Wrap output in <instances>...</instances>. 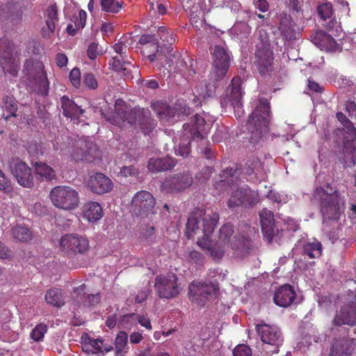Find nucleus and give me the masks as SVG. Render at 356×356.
Listing matches in <instances>:
<instances>
[{
	"instance_id": "obj_47",
	"label": "nucleus",
	"mask_w": 356,
	"mask_h": 356,
	"mask_svg": "<svg viewBox=\"0 0 356 356\" xmlns=\"http://www.w3.org/2000/svg\"><path fill=\"white\" fill-rule=\"evenodd\" d=\"M47 331V327L45 324L40 323L36 325V327L31 332V337L35 341H40L43 339L44 334Z\"/></svg>"
},
{
	"instance_id": "obj_39",
	"label": "nucleus",
	"mask_w": 356,
	"mask_h": 356,
	"mask_svg": "<svg viewBox=\"0 0 356 356\" xmlns=\"http://www.w3.org/2000/svg\"><path fill=\"white\" fill-rule=\"evenodd\" d=\"M128 335L124 331H120L116 336L115 340V350L116 356H125L128 352L129 346L127 344Z\"/></svg>"
},
{
	"instance_id": "obj_9",
	"label": "nucleus",
	"mask_w": 356,
	"mask_h": 356,
	"mask_svg": "<svg viewBox=\"0 0 356 356\" xmlns=\"http://www.w3.org/2000/svg\"><path fill=\"white\" fill-rule=\"evenodd\" d=\"M259 195L256 191L250 188L248 186L238 188L234 190L227 201V206L229 208L236 207H253L259 202Z\"/></svg>"
},
{
	"instance_id": "obj_16",
	"label": "nucleus",
	"mask_w": 356,
	"mask_h": 356,
	"mask_svg": "<svg viewBox=\"0 0 356 356\" xmlns=\"http://www.w3.org/2000/svg\"><path fill=\"white\" fill-rule=\"evenodd\" d=\"M82 350L88 355L105 354L113 349L112 345L104 343L102 339H93L83 332L81 337Z\"/></svg>"
},
{
	"instance_id": "obj_43",
	"label": "nucleus",
	"mask_w": 356,
	"mask_h": 356,
	"mask_svg": "<svg viewBox=\"0 0 356 356\" xmlns=\"http://www.w3.org/2000/svg\"><path fill=\"white\" fill-rule=\"evenodd\" d=\"M286 5L296 21L303 18V0H287Z\"/></svg>"
},
{
	"instance_id": "obj_22",
	"label": "nucleus",
	"mask_w": 356,
	"mask_h": 356,
	"mask_svg": "<svg viewBox=\"0 0 356 356\" xmlns=\"http://www.w3.org/2000/svg\"><path fill=\"white\" fill-rule=\"evenodd\" d=\"M88 186L90 191L97 195H102L110 192L113 186L109 177L101 172H97L90 176Z\"/></svg>"
},
{
	"instance_id": "obj_59",
	"label": "nucleus",
	"mask_w": 356,
	"mask_h": 356,
	"mask_svg": "<svg viewBox=\"0 0 356 356\" xmlns=\"http://www.w3.org/2000/svg\"><path fill=\"white\" fill-rule=\"evenodd\" d=\"M159 38L155 35L144 34L139 38V43L141 44H158Z\"/></svg>"
},
{
	"instance_id": "obj_64",
	"label": "nucleus",
	"mask_w": 356,
	"mask_h": 356,
	"mask_svg": "<svg viewBox=\"0 0 356 356\" xmlns=\"http://www.w3.org/2000/svg\"><path fill=\"white\" fill-rule=\"evenodd\" d=\"M86 13L81 10L79 11V17H76L74 23L78 28L83 29L86 25Z\"/></svg>"
},
{
	"instance_id": "obj_13",
	"label": "nucleus",
	"mask_w": 356,
	"mask_h": 356,
	"mask_svg": "<svg viewBox=\"0 0 356 356\" xmlns=\"http://www.w3.org/2000/svg\"><path fill=\"white\" fill-rule=\"evenodd\" d=\"M231 85L232 90L230 95L227 97L222 98L220 104L222 107H226L227 106V102H229V106L234 111L235 116L237 118H240L244 113L241 101L243 92L241 87V79L239 77H234L232 80Z\"/></svg>"
},
{
	"instance_id": "obj_52",
	"label": "nucleus",
	"mask_w": 356,
	"mask_h": 356,
	"mask_svg": "<svg viewBox=\"0 0 356 356\" xmlns=\"http://www.w3.org/2000/svg\"><path fill=\"white\" fill-rule=\"evenodd\" d=\"M83 82L86 87L91 90H95L98 87L97 80L92 72H86L83 74Z\"/></svg>"
},
{
	"instance_id": "obj_51",
	"label": "nucleus",
	"mask_w": 356,
	"mask_h": 356,
	"mask_svg": "<svg viewBox=\"0 0 356 356\" xmlns=\"http://www.w3.org/2000/svg\"><path fill=\"white\" fill-rule=\"evenodd\" d=\"M318 13L319 16L324 20L332 15V5L326 2L318 6Z\"/></svg>"
},
{
	"instance_id": "obj_28",
	"label": "nucleus",
	"mask_w": 356,
	"mask_h": 356,
	"mask_svg": "<svg viewBox=\"0 0 356 356\" xmlns=\"http://www.w3.org/2000/svg\"><path fill=\"white\" fill-rule=\"evenodd\" d=\"M24 6V0H10L1 7V12L11 22H19L22 19Z\"/></svg>"
},
{
	"instance_id": "obj_27",
	"label": "nucleus",
	"mask_w": 356,
	"mask_h": 356,
	"mask_svg": "<svg viewBox=\"0 0 356 356\" xmlns=\"http://www.w3.org/2000/svg\"><path fill=\"white\" fill-rule=\"evenodd\" d=\"M193 124L191 128L189 124H184L183 126L184 134H190L193 140H200L202 145L207 143L204 140V136L202 133L204 131L205 120L200 115H195L193 117Z\"/></svg>"
},
{
	"instance_id": "obj_4",
	"label": "nucleus",
	"mask_w": 356,
	"mask_h": 356,
	"mask_svg": "<svg viewBox=\"0 0 356 356\" xmlns=\"http://www.w3.org/2000/svg\"><path fill=\"white\" fill-rule=\"evenodd\" d=\"M89 248V240L86 236L76 234H66L59 241V250L63 256L69 259L86 254Z\"/></svg>"
},
{
	"instance_id": "obj_42",
	"label": "nucleus",
	"mask_w": 356,
	"mask_h": 356,
	"mask_svg": "<svg viewBox=\"0 0 356 356\" xmlns=\"http://www.w3.org/2000/svg\"><path fill=\"white\" fill-rule=\"evenodd\" d=\"M250 240L246 237L241 235L234 236L229 247L232 250L245 252L249 249Z\"/></svg>"
},
{
	"instance_id": "obj_18",
	"label": "nucleus",
	"mask_w": 356,
	"mask_h": 356,
	"mask_svg": "<svg viewBox=\"0 0 356 356\" xmlns=\"http://www.w3.org/2000/svg\"><path fill=\"white\" fill-rule=\"evenodd\" d=\"M218 286L214 283H206L193 281L189 285V291L197 296L196 300L201 305H204L209 297L216 294Z\"/></svg>"
},
{
	"instance_id": "obj_55",
	"label": "nucleus",
	"mask_w": 356,
	"mask_h": 356,
	"mask_svg": "<svg viewBox=\"0 0 356 356\" xmlns=\"http://www.w3.org/2000/svg\"><path fill=\"white\" fill-rule=\"evenodd\" d=\"M70 81L72 85L76 88H79L81 84V71L78 67H74L69 74Z\"/></svg>"
},
{
	"instance_id": "obj_7",
	"label": "nucleus",
	"mask_w": 356,
	"mask_h": 356,
	"mask_svg": "<svg viewBox=\"0 0 356 356\" xmlns=\"http://www.w3.org/2000/svg\"><path fill=\"white\" fill-rule=\"evenodd\" d=\"M212 58L211 77L216 81L222 79L230 66V55L227 49L222 45H216L211 50Z\"/></svg>"
},
{
	"instance_id": "obj_11",
	"label": "nucleus",
	"mask_w": 356,
	"mask_h": 356,
	"mask_svg": "<svg viewBox=\"0 0 356 356\" xmlns=\"http://www.w3.org/2000/svg\"><path fill=\"white\" fill-rule=\"evenodd\" d=\"M254 64L261 76L269 75L273 71L274 56L269 45L262 43L257 46L255 51Z\"/></svg>"
},
{
	"instance_id": "obj_37",
	"label": "nucleus",
	"mask_w": 356,
	"mask_h": 356,
	"mask_svg": "<svg viewBox=\"0 0 356 356\" xmlns=\"http://www.w3.org/2000/svg\"><path fill=\"white\" fill-rule=\"evenodd\" d=\"M302 254L308 256L309 259L320 257L322 254L321 243L316 240L306 243L302 248Z\"/></svg>"
},
{
	"instance_id": "obj_12",
	"label": "nucleus",
	"mask_w": 356,
	"mask_h": 356,
	"mask_svg": "<svg viewBox=\"0 0 356 356\" xmlns=\"http://www.w3.org/2000/svg\"><path fill=\"white\" fill-rule=\"evenodd\" d=\"M0 65L10 74L17 75L18 65L13 56V43L6 37L0 38Z\"/></svg>"
},
{
	"instance_id": "obj_63",
	"label": "nucleus",
	"mask_w": 356,
	"mask_h": 356,
	"mask_svg": "<svg viewBox=\"0 0 356 356\" xmlns=\"http://www.w3.org/2000/svg\"><path fill=\"white\" fill-rule=\"evenodd\" d=\"M216 341L210 340H203L202 345V349L205 354L211 355L213 350V348L215 346Z\"/></svg>"
},
{
	"instance_id": "obj_45",
	"label": "nucleus",
	"mask_w": 356,
	"mask_h": 356,
	"mask_svg": "<svg viewBox=\"0 0 356 356\" xmlns=\"http://www.w3.org/2000/svg\"><path fill=\"white\" fill-rule=\"evenodd\" d=\"M3 104L5 109L10 113L9 115L4 117L5 119L7 120L9 117L16 116L17 105L15 99L12 97L6 96L3 97Z\"/></svg>"
},
{
	"instance_id": "obj_62",
	"label": "nucleus",
	"mask_w": 356,
	"mask_h": 356,
	"mask_svg": "<svg viewBox=\"0 0 356 356\" xmlns=\"http://www.w3.org/2000/svg\"><path fill=\"white\" fill-rule=\"evenodd\" d=\"M101 299L99 293L90 294L88 296L84 304L86 306H94L97 305Z\"/></svg>"
},
{
	"instance_id": "obj_48",
	"label": "nucleus",
	"mask_w": 356,
	"mask_h": 356,
	"mask_svg": "<svg viewBox=\"0 0 356 356\" xmlns=\"http://www.w3.org/2000/svg\"><path fill=\"white\" fill-rule=\"evenodd\" d=\"M130 63L128 62L126 58L122 60L119 56H115L112 58V63H109V65H111L112 69L115 72H125L127 71V68L125 67L126 65H129Z\"/></svg>"
},
{
	"instance_id": "obj_19",
	"label": "nucleus",
	"mask_w": 356,
	"mask_h": 356,
	"mask_svg": "<svg viewBox=\"0 0 356 356\" xmlns=\"http://www.w3.org/2000/svg\"><path fill=\"white\" fill-rule=\"evenodd\" d=\"M115 113L120 119L124 122L128 123L137 124L138 123L140 118L143 116V114L146 111L145 109H131L129 110L125 103L121 100L118 99L115 104Z\"/></svg>"
},
{
	"instance_id": "obj_15",
	"label": "nucleus",
	"mask_w": 356,
	"mask_h": 356,
	"mask_svg": "<svg viewBox=\"0 0 356 356\" xmlns=\"http://www.w3.org/2000/svg\"><path fill=\"white\" fill-rule=\"evenodd\" d=\"M256 331L263 343L274 346L273 352L278 353V348L284 341L282 334L278 327L262 323L256 325Z\"/></svg>"
},
{
	"instance_id": "obj_10",
	"label": "nucleus",
	"mask_w": 356,
	"mask_h": 356,
	"mask_svg": "<svg viewBox=\"0 0 356 356\" xmlns=\"http://www.w3.org/2000/svg\"><path fill=\"white\" fill-rule=\"evenodd\" d=\"M24 72L26 79L31 85H38L43 88L47 93L49 90V81L44 72V65L42 62H34L32 60H26L24 65Z\"/></svg>"
},
{
	"instance_id": "obj_50",
	"label": "nucleus",
	"mask_w": 356,
	"mask_h": 356,
	"mask_svg": "<svg viewBox=\"0 0 356 356\" xmlns=\"http://www.w3.org/2000/svg\"><path fill=\"white\" fill-rule=\"evenodd\" d=\"M241 174V168H239L238 166H236L235 168H227L224 169L220 173L221 180L220 181H225L229 178H232L234 177H238Z\"/></svg>"
},
{
	"instance_id": "obj_25",
	"label": "nucleus",
	"mask_w": 356,
	"mask_h": 356,
	"mask_svg": "<svg viewBox=\"0 0 356 356\" xmlns=\"http://www.w3.org/2000/svg\"><path fill=\"white\" fill-rule=\"evenodd\" d=\"M261 231L265 238L270 243L275 235V224L273 213L266 208L259 212Z\"/></svg>"
},
{
	"instance_id": "obj_53",
	"label": "nucleus",
	"mask_w": 356,
	"mask_h": 356,
	"mask_svg": "<svg viewBox=\"0 0 356 356\" xmlns=\"http://www.w3.org/2000/svg\"><path fill=\"white\" fill-rule=\"evenodd\" d=\"M157 34L159 39L163 42L171 44L175 41L173 34L172 33H170L165 26H160L158 29Z\"/></svg>"
},
{
	"instance_id": "obj_8",
	"label": "nucleus",
	"mask_w": 356,
	"mask_h": 356,
	"mask_svg": "<svg viewBox=\"0 0 356 356\" xmlns=\"http://www.w3.org/2000/svg\"><path fill=\"white\" fill-rule=\"evenodd\" d=\"M154 206L153 195L146 191H140L133 197L131 209L135 216L143 218L154 213Z\"/></svg>"
},
{
	"instance_id": "obj_20",
	"label": "nucleus",
	"mask_w": 356,
	"mask_h": 356,
	"mask_svg": "<svg viewBox=\"0 0 356 356\" xmlns=\"http://www.w3.org/2000/svg\"><path fill=\"white\" fill-rule=\"evenodd\" d=\"M296 296L294 288L289 284H285L275 291L273 302L276 305L286 308L295 302Z\"/></svg>"
},
{
	"instance_id": "obj_60",
	"label": "nucleus",
	"mask_w": 356,
	"mask_h": 356,
	"mask_svg": "<svg viewBox=\"0 0 356 356\" xmlns=\"http://www.w3.org/2000/svg\"><path fill=\"white\" fill-rule=\"evenodd\" d=\"M113 49L115 51L119 54V57L122 58V60H124V58H127V46L125 45L123 42H119L118 43H115L113 46Z\"/></svg>"
},
{
	"instance_id": "obj_38",
	"label": "nucleus",
	"mask_w": 356,
	"mask_h": 356,
	"mask_svg": "<svg viewBox=\"0 0 356 356\" xmlns=\"http://www.w3.org/2000/svg\"><path fill=\"white\" fill-rule=\"evenodd\" d=\"M46 25L51 33L55 31V24L58 22V7L56 3L48 6L44 12Z\"/></svg>"
},
{
	"instance_id": "obj_36",
	"label": "nucleus",
	"mask_w": 356,
	"mask_h": 356,
	"mask_svg": "<svg viewBox=\"0 0 356 356\" xmlns=\"http://www.w3.org/2000/svg\"><path fill=\"white\" fill-rule=\"evenodd\" d=\"M151 108L161 120L168 119L173 116L172 110L165 102H154L151 104Z\"/></svg>"
},
{
	"instance_id": "obj_40",
	"label": "nucleus",
	"mask_w": 356,
	"mask_h": 356,
	"mask_svg": "<svg viewBox=\"0 0 356 356\" xmlns=\"http://www.w3.org/2000/svg\"><path fill=\"white\" fill-rule=\"evenodd\" d=\"M13 238L19 242L27 243L32 239L31 231L26 227L17 225L11 229Z\"/></svg>"
},
{
	"instance_id": "obj_35",
	"label": "nucleus",
	"mask_w": 356,
	"mask_h": 356,
	"mask_svg": "<svg viewBox=\"0 0 356 356\" xmlns=\"http://www.w3.org/2000/svg\"><path fill=\"white\" fill-rule=\"evenodd\" d=\"M44 299L47 304L56 307H60L65 305L64 296L60 289L52 288L47 290Z\"/></svg>"
},
{
	"instance_id": "obj_54",
	"label": "nucleus",
	"mask_w": 356,
	"mask_h": 356,
	"mask_svg": "<svg viewBox=\"0 0 356 356\" xmlns=\"http://www.w3.org/2000/svg\"><path fill=\"white\" fill-rule=\"evenodd\" d=\"M103 54V50L99 44L95 42L90 43L88 47L87 55L90 60L96 59L99 56Z\"/></svg>"
},
{
	"instance_id": "obj_3",
	"label": "nucleus",
	"mask_w": 356,
	"mask_h": 356,
	"mask_svg": "<svg viewBox=\"0 0 356 356\" xmlns=\"http://www.w3.org/2000/svg\"><path fill=\"white\" fill-rule=\"evenodd\" d=\"M327 190L321 187L316 192L319 195L320 211L323 216V222L326 220L337 221L340 218V193L336 187L327 184Z\"/></svg>"
},
{
	"instance_id": "obj_58",
	"label": "nucleus",
	"mask_w": 356,
	"mask_h": 356,
	"mask_svg": "<svg viewBox=\"0 0 356 356\" xmlns=\"http://www.w3.org/2000/svg\"><path fill=\"white\" fill-rule=\"evenodd\" d=\"M138 172V170L133 165L123 167L118 173V177H136Z\"/></svg>"
},
{
	"instance_id": "obj_33",
	"label": "nucleus",
	"mask_w": 356,
	"mask_h": 356,
	"mask_svg": "<svg viewBox=\"0 0 356 356\" xmlns=\"http://www.w3.org/2000/svg\"><path fill=\"white\" fill-rule=\"evenodd\" d=\"M83 216L90 222L99 220L104 216L102 205L94 201L86 202L83 207Z\"/></svg>"
},
{
	"instance_id": "obj_21",
	"label": "nucleus",
	"mask_w": 356,
	"mask_h": 356,
	"mask_svg": "<svg viewBox=\"0 0 356 356\" xmlns=\"http://www.w3.org/2000/svg\"><path fill=\"white\" fill-rule=\"evenodd\" d=\"M356 344V339L343 337L332 340L329 356H351Z\"/></svg>"
},
{
	"instance_id": "obj_5",
	"label": "nucleus",
	"mask_w": 356,
	"mask_h": 356,
	"mask_svg": "<svg viewBox=\"0 0 356 356\" xmlns=\"http://www.w3.org/2000/svg\"><path fill=\"white\" fill-rule=\"evenodd\" d=\"M49 197L56 207L66 211L74 210L79 204V193L68 186L54 187L51 190Z\"/></svg>"
},
{
	"instance_id": "obj_2",
	"label": "nucleus",
	"mask_w": 356,
	"mask_h": 356,
	"mask_svg": "<svg viewBox=\"0 0 356 356\" xmlns=\"http://www.w3.org/2000/svg\"><path fill=\"white\" fill-rule=\"evenodd\" d=\"M270 113L268 100L266 98H260L247 122V129L251 134L250 140L252 143H257L268 132Z\"/></svg>"
},
{
	"instance_id": "obj_57",
	"label": "nucleus",
	"mask_w": 356,
	"mask_h": 356,
	"mask_svg": "<svg viewBox=\"0 0 356 356\" xmlns=\"http://www.w3.org/2000/svg\"><path fill=\"white\" fill-rule=\"evenodd\" d=\"M234 356H252L251 349L245 344L238 345L233 351Z\"/></svg>"
},
{
	"instance_id": "obj_14",
	"label": "nucleus",
	"mask_w": 356,
	"mask_h": 356,
	"mask_svg": "<svg viewBox=\"0 0 356 356\" xmlns=\"http://www.w3.org/2000/svg\"><path fill=\"white\" fill-rule=\"evenodd\" d=\"M10 168L12 175L20 186L29 188L33 187L32 170L26 163L19 159H13L10 163Z\"/></svg>"
},
{
	"instance_id": "obj_26",
	"label": "nucleus",
	"mask_w": 356,
	"mask_h": 356,
	"mask_svg": "<svg viewBox=\"0 0 356 356\" xmlns=\"http://www.w3.org/2000/svg\"><path fill=\"white\" fill-rule=\"evenodd\" d=\"M310 37L311 41L321 50L334 52L338 49L334 38L323 31H316Z\"/></svg>"
},
{
	"instance_id": "obj_41",
	"label": "nucleus",
	"mask_w": 356,
	"mask_h": 356,
	"mask_svg": "<svg viewBox=\"0 0 356 356\" xmlns=\"http://www.w3.org/2000/svg\"><path fill=\"white\" fill-rule=\"evenodd\" d=\"M143 132L147 135L149 134L156 125V122L150 117V112L146 110L143 116L140 118L138 123Z\"/></svg>"
},
{
	"instance_id": "obj_44",
	"label": "nucleus",
	"mask_w": 356,
	"mask_h": 356,
	"mask_svg": "<svg viewBox=\"0 0 356 356\" xmlns=\"http://www.w3.org/2000/svg\"><path fill=\"white\" fill-rule=\"evenodd\" d=\"M102 10L107 13H118L123 6V2L118 0H101Z\"/></svg>"
},
{
	"instance_id": "obj_30",
	"label": "nucleus",
	"mask_w": 356,
	"mask_h": 356,
	"mask_svg": "<svg viewBox=\"0 0 356 356\" xmlns=\"http://www.w3.org/2000/svg\"><path fill=\"white\" fill-rule=\"evenodd\" d=\"M83 149L82 147L76 148L73 150L72 158L76 161L93 162L99 156L97 145L93 143H85Z\"/></svg>"
},
{
	"instance_id": "obj_1",
	"label": "nucleus",
	"mask_w": 356,
	"mask_h": 356,
	"mask_svg": "<svg viewBox=\"0 0 356 356\" xmlns=\"http://www.w3.org/2000/svg\"><path fill=\"white\" fill-rule=\"evenodd\" d=\"M218 220L217 212L197 208L190 213L186 225L187 238H196L197 245L204 250H207L214 259L222 258L234 234L233 225L226 223L219 229L218 240L211 241V236Z\"/></svg>"
},
{
	"instance_id": "obj_32",
	"label": "nucleus",
	"mask_w": 356,
	"mask_h": 356,
	"mask_svg": "<svg viewBox=\"0 0 356 356\" xmlns=\"http://www.w3.org/2000/svg\"><path fill=\"white\" fill-rule=\"evenodd\" d=\"M175 165L176 161L172 157L151 158L148 161L147 168L152 172H159L170 170Z\"/></svg>"
},
{
	"instance_id": "obj_29",
	"label": "nucleus",
	"mask_w": 356,
	"mask_h": 356,
	"mask_svg": "<svg viewBox=\"0 0 356 356\" xmlns=\"http://www.w3.org/2000/svg\"><path fill=\"white\" fill-rule=\"evenodd\" d=\"M60 105L63 110V115L67 118L79 119L85 113L83 109L67 95H63L60 98Z\"/></svg>"
},
{
	"instance_id": "obj_23",
	"label": "nucleus",
	"mask_w": 356,
	"mask_h": 356,
	"mask_svg": "<svg viewBox=\"0 0 356 356\" xmlns=\"http://www.w3.org/2000/svg\"><path fill=\"white\" fill-rule=\"evenodd\" d=\"M241 174L246 176L250 181H256L264 179L265 172L261 161L257 157L249 159L243 169Z\"/></svg>"
},
{
	"instance_id": "obj_6",
	"label": "nucleus",
	"mask_w": 356,
	"mask_h": 356,
	"mask_svg": "<svg viewBox=\"0 0 356 356\" xmlns=\"http://www.w3.org/2000/svg\"><path fill=\"white\" fill-rule=\"evenodd\" d=\"M154 287L156 296L161 299L174 298L181 291L178 283V277L172 273L157 275L154 279Z\"/></svg>"
},
{
	"instance_id": "obj_56",
	"label": "nucleus",
	"mask_w": 356,
	"mask_h": 356,
	"mask_svg": "<svg viewBox=\"0 0 356 356\" xmlns=\"http://www.w3.org/2000/svg\"><path fill=\"white\" fill-rule=\"evenodd\" d=\"M190 143V141L179 143L178 146L175 147V154L184 158L187 157L191 152Z\"/></svg>"
},
{
	"instance_id": "obj_61",
	"label": "nucleus",
	"mask_w": 356,
	"mask_h": 356,
	"mask_svg": "<svg viewBox=\"0 0 356 356\" xmlns=\"http://www.w3.org/2000/svg\"><path fill=\"white\" fill-rule=\"evenodd\" d=\"M337 118L344 126L346 125V124H348L347 126V128L350 131H353V132L356 133L355 127L353 125L351 122L348 120V118L343 113L338 112L337 113Z\"/></svg>"
},
{
	"instance_id": "obj_34",
	"label": "nucleus",
	"mask_w": 356,
	"mask_h": 356,
	"mask_svg": "<svg viewBox=\"0 0 356 356\" xmlns=\"http://www.w3.org/2000/svg\"><path fill=\"white\" fill-rule=\"evenodd\" d=\"M33 166L36 178L39 181L49 182L56 178L55 170L46 163L35 162Z\"/></svg>"
},
{
	"instance_id": "obj_17",
	"label": "nucleus",
	"mask_w": 356,
	"mask_h": 356,
	"mask_svg": "<svg viewBox=\"0 0 356 356\" xmlns=\"http://www.w3.org/2000/svg\"><path fill=\"white\" fill-rule=\"evenodd\" d=\"M193 183L192 175L189 173L179 174L166 178L161 184L163 191L168 193L181 191Z\"/></svg>"
},
{
	"instance_id": "obj_24",
	"label": "nucleus",
	"mask_w": 356,
	"mask_h": 356,
	"mask_svg": "<svg viewBox=\"0 0 356 356\" xmlns=\"http://www.w3.org/2000/svg\"><path fill=\"white\" fill-rule=\"evenodd\" d=\"M333 324L337 326L356 325V303L351 302L343 306L334 316Z\"/></svg>"
},
{
	"instance_id": "obj_31",
	"label": "nucleus",
	"mask_w": 356,
	"mask_h": 356,
	"mask_svg": "<svg viewBox=\"0 0 356 356\" xmlns=\"http://www.w3.org/2000/svg\"><path fill=\"white\" fill-rule=\"evenodd\" d=\"M279 30L281 34L286 39L291 40L295 34V26L298 22L296 20L295 17H291L285 12H282L279 15Z\"/></svg>"
},
{
	"instance_id": "obj_49",
	"label": "nucleus",
	"mask_w": 356,
	"mask_h": 356,
	"mask_svg": "<svg viewBox=\"0 0 356 356\" xmlns=\"http://www.w3.org/2000/svg\"><path fill=\"white\" fill-rule=\"evenodd\" d=\"M188 259L192 264H195L197 266H202L205 261V257L202 253L193 250L188 252Z\"/></svg>"
},
{
	"instance_id": "obj_46",
	"label": "nucleus",
	"mask_w": 356,
	"mask_h": 356,
	"mask_svg": "<svg viewBox=\"0 0 356 356\" xmlns=\"http://www.w3.org/2000/svg\"><path fill=\"white\" fill-rule=\"evenodd\" d=\"M141 238L146 241V242L152 245L156 242V232L154 226H147L145 229L141 232Z\"/></svg>"
}]
</instances>
